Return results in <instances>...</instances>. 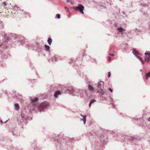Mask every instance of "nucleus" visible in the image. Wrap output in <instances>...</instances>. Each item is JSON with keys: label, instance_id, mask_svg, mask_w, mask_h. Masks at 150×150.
I'll return each instance as SVG.
<instances>
[{"label": "nucleus", "instance_id": "1", "mask_svg": "<svg viewBox=\"0 0 150 150\" xmlns=\"http://www.w3.org/2000/svg\"><path fill=\"white\" fill-rule=\"evenodd\" d=\"M132 53L134 55V56L141 62L143 64H144V61L142 59V58L139 55H141V54L138 51L136 50L135 49H132Z\"/></svg>", "mask_w": 150, "mask_h": 150}, {"label": "nucleus", "instance_id": "2", "mask_svg": "<svg viewBox=\"0 0 150 150\" xmlns=\"http://www.w3.org/2000/svg\"><path fill=\"white\" fill-rule=\"evenodd\" d=\"M73 8L76 11H79L82 14L84 13L83 11L84 9V7L82 5L78 4V6L74 7Z\"/></svg>", "mask_w": 150, "mask_h": 150}, {"label": "nucleus", "instance_id": "3", "mask_svg": "<svg viewBox=\"0 0 150 150\" xmlns=\"http://www.w3.org/2000/svg\"><path fill=\"white\" fill-rule=\"evenodd\" d=\"M48 106V104L47 102H45L42 103L39 106L38 108L39 110L40 111L46 108Z\"/></svg>", "mask_w": 150, "mask_h": 150}, {"label": "nucleus", "instance_id": "4", "mask_svg": "<svg viewBox=\"0 0 150 150\" xmlns=\"http://www.w3.org/2000/svg\"><path fill=\"white\" fill-rule=\"evenodd\" d=\"M104 86V82L103 81H100L98 83L97 87L98 88H99L101 90L102 88Z\"/></svg>", "mask_w": 150, "mask_h": 150}, {"label": "nucleus", "instance_id": "5", "mask_svg": "<svg viewBox=\"0 0 150 150\" xmlns=\"http://www.w3.org/2000/svg\"><path fill=\"white\" fill-rule=\"evenodd\" d=\"M135 149V150H141V149L142 148V146L141 144H136L135 143L134 144Z\"/></svg>", "mask_w": 150, "mask_h": 150}, {"label": "nucleus", "instance_id": "6", "mask_svg": "<svg viewBox=\"0 0 150 150\" xmlns=\"http://www.w3.org/2000/svg\"><path fill=\"white\" fill-rule=\"evenodd\" d=\"M145 61L147 62H149L150 60V54H147L146 52L145 53Z\"/></svg>", "mask_w": 150, "mask_h": 150}, {"label": "nucleus", "instance_id": "7", "mask_svg": "<svg viewBox=\"0 0 150 150\" xmlns=\"http://www.w3.org/2000/svg\"><path fill=\"white\" fill-rule=\"evenodd\" d=\"M61 94V92L59 91H57L55 92L54 96L56 98L58 97V96Z\"/></svg>", "mask_w": 150, "mask_h": 150}, {"label": "nucleus", "instance_id": "8", "mask_svg": "<svg viewBox=\"0 0 150 150\" xmlns=\"http://www.w3.org/2000/svg\"><path fill=\"white\" fill-rule=\"evenodd\" d=\"M88 88L90 91H94V89L93 86L90 85H89L88 86Z\"/></svg>", "mask_w": 150, "mask_h": 150}, {"label": "nucleus", "instance_id": "9", "mask_svg": "<svg viewBox=\"0 0 150 150\" xmlns=\"http://www.w3.org/2000/svg\"><path fill=\"white\" fill-rule=\"evenodd\" d=\"M139 137L138 136H136L134 137H132V141H134V140H137L139 139Z\"/></svg>", "mask_w": 150, "mask_h": 150}, {"label": "nucleus", "instance_id": "10", "mask_svg": "<svg viewBox=\"0 0 150 150\" xmlns=\"http://www.w3.org/2000/svg\"><path fill=\"white\" fill-rule=\"evenodd\" d=\"M47 42L50 45H51L52 42V40L50 38H49L47 40Z\"/></svg>", "mask_w": 150, "mask_h": 150}, {"label": "nucleus", "instance_id": "11", "mask_svg": "<svg viewBox=\"0 0 150 150\" xmlns=\"http://www.w3.org/2000/svg\"><path fill=\"white\" fill-rule=\"evenodd\" d=\"M15 110H18L19 109V106L18 105L17 103H15L14 105Z\"/></svg>", "mask_w": 150, "mask_h": 150}, {"label": "nucleus", "instance_id": "12", "mask_svg": "<svg viewBox=\"0 0 150 150\" xmlns=\"http://www.w3.org/2000/svg\"><path fill=\"white\" fill-rule=\"evenodd\" d=\"M81 116L82 117H83V122H84V124H85V123H86V116L85 115H82L81 114Z\"/></svg>", "mask_w": 150, "mask_h": 150}, {"label": "nucleus", "instance_id": "13", "mask_svg": "<svg viewBox=\"0 0 150 150\" xmlns=\"http://www.w3.org/2000/svg\"><path fill=\"white\" fill-rule=\"evenodd\" d=\"M149 77H150V72L146 73V79H148Z\"/></svg>", "mask_w": 150, "mask_h": 150}, {"label": "nucleus", "instance_id": "14", "mask_svg": "<svg viewBox=\"0 0 150 150\" xmlns=\"http://www.w3.org/2000/svg\"><path fill=\"white\" fill-rule=\"evenodd\" d=\"M38 100V98H35L34 99H33L32 100V103H34L36 102H37Z\"/></svg>", "mask_w": 150, "mask_h": 150}, {"label": "nucleus", "instance_id": "15", "mask_svg": "<svg viewBox=\"0 0 150 150\" xmlns=\"http://www.w3.org/2000/svg\"><path fill=\"white\" fill-rule=\"evenodd\" d=\"M45 47L46 49V50L47 51H48L50 49V47L47 45H45Z\"/></svg>", "mask_w": 150, "mask_h": 150}, {"label": "nucleus", "instance_id": "16", "mask_svg": "<svg viewBox=\"0 0 150 150\" xmlns=\"http://www.w3.org/2000/svg\"><path fill=\"white\" fill-rule=\"evenodd\" d=\"M117 30L120 32H122V31L124 30V29L121 27L118 28Z\"/></svg>", "mask_w": 150, "mask_h": 150}, {"label": "nucleus", "instance_id": "17", "mask_svg": "<svg viewBox=\"0 0 150 150\" xmlns=\"http://www.w3.org/2000/svg\"><path fill=\"white\" fill-rule=\"evenodd\" d=\"M95 101H96V100H91L89 103V107H91V104L93 103Z\"/></svg>", "mask_w": 150, "mask_h": 150}, {"label": "nucleus", "instance_id": "18", "mask_svg": "<svg viewBox=\"0 0 150 150\" xmlns=\"http://www.w3.org/2000/svg\"><path fill=\"white\" fill-rule=\"evenodd\" d=\"M141 119V118H137V117H134L133 118L134 120L135 121H137V120H140Z\"/></svg>", "mask_w": 150, "mask_h": 150}, {"label": "nucleus", "instance_id": "19", "mask_svg": "<svg viewBox=\"0 0 150 150\" xmlns=\"http://www.w3.org/2000/svg\"><path fill=\"white\" fill-rule=\"evenodd\" d=\"M56 16L57 18H60V15L59 14H57L56 15Z\"/></svg>", "mask_w": 150, "mask_h": 150}, {"label": "nucleus", "instance_id": "20", "mask_svg": "<svg viewBox=\"0 0 150 150\" xmlns=\"http://www.w3.org/2000/svg\"><path fill=\"white\" fill-rule=\"evenodd\" d=\"M111 73L110 72H109L108 73V77H110V76Z\"/></svg>", "mask_w": 150, "mask_h": 150}, {"label": "nucleus", "instance_id": "21", "mask_svg": "<svg viewBox=\"0 0 150 150\" xmlns=\"http://www.w3.org/2000/svg\"><path fill=\"white\" fill-rule=\"evenodd\" d=\"M146 52L147 53V54L149 55V54H150V52L149 51H146Z\"/></svg>", "mask_w": 150, "mask_h": 150}, {"label": "nucleus", "instance_id": "22", "mask_svg": "<svg viewBox=\"0 0 150 150\" xmlns=\"http://www.w3.org/2000/svg\"><path fill=\"white\" fill-rule=\"evenodd\" d=\"M109 91H110L111 92H112V90L111 88H109Z\"/></svg>", "mask_w": 150, "mask_h": 150}, {"label": "nucleus", "instance_id": "23", "mask_svg": "<svg viewBox=\"0 0 150 150\" xmlns=\"http://www.w3.org/2000/svg\"><path fill=\"white\" fill-rule=\"evenodd\" d=\"M109 54V55H110V56H113L114 55V54H111V53H110Z\"/></svg>", "mask_w": 150, "mask_h": 150}, {"label": "nucleus", "instance_id": "24", "mask_svg": "<svg viewBox=\"0 0 150 150\" xmlns=\"http://www.w3.org/2000/svg\"><path fill=\"white\" fill-rule=\"evenodd\" d=\"M108 58H109L108 61H110L111 60V58H110V57H108Z\"/></svg>", "mask_w": 150, "mask_h": 150}, {"label": "nucleus", "instance_id": "25", "mask_svg": "<svg viewBox=\"0 0 150 150\" xmlns=\"http://www.w3.org/2000/svg\"><path fill=\"white\" fill-rule=\"evenodd\" d=\"M148 121L150 122V117H149L148 119Z\"/></svg>", "mask_w": 150, "mask_h": 150}, {"label": "nucleus", "instance_id": "26", "mask_svg": "<svg viewBox=\"0 0 150 150\" xmlns=\"http://www.w3.org/2000/svg\"><path fill=\"white\" fill-rule=\"evenodd\" d=\"M140 71H142V69H140Z\"/></svg>", "mask_w": 150, "mask_h": 150}, {"label": "nucleus", "instance_id": "27", "mask_svg": "<svg viewBox=\"0 0 150 150\" xmlns=\"http://www.w3.org/2000/svg\"><path fill=\"white\" fill-rule=\"evenodd\" d=\"M65 8L66 9H67V8Z\"/></svg>", "mask_w": 150, "mask_h": 150}, {"label": "nucleus", "instance_id": "28", "mask_svg": "<svg viewBox=\"0 0 150 150\" xmlns=\"http://www.w3.org/2000/svg\"><path fill=\"white\" fill-rule=\"evenodd\" d=\"M23 13H24V14L25 13L24 12H23Z\"/></svg>", "mask_w": 150, "mask_h": 150}]
</instances>
